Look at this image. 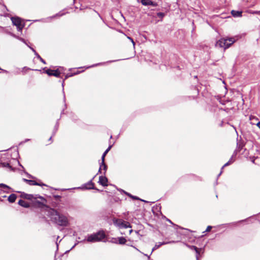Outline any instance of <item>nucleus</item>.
Instances as JSON below:
<instances>
[{
	"label": "nucleus",
	"instance_id": "obj_1",
	"mask_svg": "<svg viewBox=\"0 0 260 260\" xmlns=\"http://www.w3.org/2000/svg\"><path fill=\"white\" fill-rule=\"evenodd\" d=\"M48 216L52 221L59 225L66 226L68 225L67 218L62 215H60L53 209H49Z\"/></svg>",
	"mask_w": 260,
	"mask_h": 260
},
{
	"label": "nucleus",
	"instance_id": "obj_2",
	"mask_svg": "<svg viewBox=\"0 0 260 260\" xmlns=\"http://www.w3.org/2000/svg\"><path fill=\"white\" fill-rule=\"evenodd\" d=\"M107 237L105 232L103 230H100L99 232L89 235L87 238V241L89 242H96L103 241Z\"/></svg>",
	"mask_w": 260,
	"mask_h": 260
},
{
	"label": "nucleus",
	"instance_id": "obj_3",
	"mask_svg": "<svg viewBox=\"0 0 260 260\" xmlns=\"http://www.w3.org/2000/svg\"><path fill=\"white\" fill-rule=\"evenodd\" d=\"M235 42V40L233 38H222L217 42L216 45L219 46L220 48H223L224 49H226L234 44Z\"/></svg>",
	"mask_w": 260,
	"mask_h": 260
},
{
	"label": "nucleus",
	"instance_id": "obj_4",
	"mask_svg": "<svg viewBox=\"0 0 260 260\" xmlns=\"http://www.w3.org/2000/svg\"><path fill=\"white\" fill-rule=\"evenodd\" d=\"M37 198H39L41 199L42 202L37 200L36 199H34V200L32 202V206L35 208L43 209L45 208L46 210L49 212V210L50 209L49 207L46 205V203L47 202L46 200L41 196H39Z\"/></svg>",
	"mask_w": 260,
	"mask_h": 260
},
{
	"label": "nucleus",
	"instance_id": "obj_5",
	"mask_svg": "<svg viewBox=\"0 0 260 260\" xmlns=\"http://www.w3.org/2000/svg\"><path fill=\"white\" fill-rule=\"evenodd\" d=\"M11 19L13 24L17 27V30L21 31L25 25L22 19L18 17H12Z\"/></svg>",
	"mask_w": 260,
	"mask_h": 260
},
{
	"label": "nucleus",
	"instance_id": "obj_6",
	"mask_svg": "<svg viewBox=\"0 0 260 260\" xmlns=\"http://www.w3.org/2000/svg\"><path fill=\"white\" fill-rule=\"evenodd\" d=\"M43 70L44 71V72L46 73L49 76H53L56 77H58L61 74V72L59 70V69L51 70L50 69H45V68H44Z\"/></svg>",
	"mask_w": 260,
	"mask_h": 260
},
{
	"label": "nucleus",
	"instance_id": "obj_7",
	"mask_svg": "<svg viewBox=\"0 0 260 260\" xmlns=\"http://www.w3.org/2000/svg\"><path fill=\"white\" fill-rule=\"evenodd\" d=\"M115 223L120 228H127L131 227L130 223L122 219H117Z\"/></svg>",
	"mask_w": 260,
	"mask_h": 260
},
{
	"label": "nucleus",
	"instance_id": "obj_8",
	"mask_svg": "<svg viewBox=\"0 0 260 260\" xmlns=\"http://www.w3.org/2000/svg\"><path fill=\"white\" fill-rule=\"evenodd\" d=\"M99 183L103 186H108V178L105 176H100Z\"/></svg>",
	"mask_w": 260,
	"mask_h": 260
},
{
	"label": "nucleus",
	"instance_id": "obj_9",
	"mask_svg": "<svg viewBox=\"0 0 260 260\" xmlns=\"http://www.w3.org/2000/svg\"><path fill=\"white\" fill-rule=\"evenodd\" d=\"M141 3L144 6L151 5L154 7L157 6V4L156 3L152 2L151 0H141Z\"/></svg>",
	"mask_w": 260,
	"mask_h": 260
},
{
	"label": "nucleus",
	"instance_id": "obj_10",
	"mask_svg": "<svg viewBox=\"0 0 260 260\" xmlns=\"http://www.w3.org/2000/svg\"><path fill=\"white\" fill-rule=\"evenodd\" d=\"M23 181H24L25 182H26L27 184H28L29 185L42 186L43 185V184H41V183H39L37 182L35 180H28V179H24V178L23 179Z\"/></svg>",
	"mask_w": 260,
	"mask_h": 260
},
{
	"label": "nucleus",
	"instance_id": "obj_11",
	"mask_svg": "<svg viewBox=\"0 0 260 260\" xmlns=\"http://www.w3.org/2000/svg\"><path fill=\"white\" fill-rule=\"evenodd\" d=\"M102 169H103L105 171V172H104V174H105V173L107 170V166L106 165L105 161H104V162L102 161V163L100 166L99 172L102 173L101 171Z\"/></svg>",
	"mask_w": 260,
	"mask_h": 260
},
{
	"label": "nucleus",
	"instance_id": "obj_12",
	"mask_svg": "<svg viewBox=\"0 0 260 260\" xmlns=\"http://www.w3.org/2000/svg\"><path fill=\"white\" fill-rule=\"evenodd\" d=\"M22 198L29 200H32L33 199H37V198H35L33 195L29 194H26V193H23L21 195Z\"/></svg>",
	"mask_w": 260,
	"mask_h": 260
},
{
	"label": "nucleus",
	"instance_id": "obj_13",
	"mask_svg": "<svg viewBox=\"0 0 260 260\" xmlns=\"http://www.w3.org/2000/svg\"><path fill=\"white\" fill-rule=\"evenodd\" d=\"M18 204L25 208H28L29 207V203L23 200H20L18 202Z\"/></svg>",
	"mask_w": 260,
	"mask_h": 260
},
{
	"label": "nucleus",
	"instance_id": "obj_14",
	"mask_svg": "<svg viewBox=\"0 0 260 260\" xmlns=\"http://www.w3.org/2000/svg\"><path fill=\"white\" fill-rule=\"evenodd\" d=\"M231 14L234 17H241L242 11L232 10Z\"/></svg>",
	"mask_w": 260,
	"mask_h": 260
},
{
	"label": "nucleus",
	"instance_id": "obj_15",
	"mask_svg": "<svg viewBox=\"0 0 260 260\" xmlns=\"http://www.w3.org/2000/svg\"><path fill=\"white\" fill-rule=\"evenodd\" d=\"M17 196L15 194H11L9 196V197L8 198V200L10 203H14L16 199Z\"/></svg>",
	"mask_w": 260,
	"mask_h": 260
},
{
	"label": "nucleus",
	"instance_id": "obj_16",
	"mask_svg": "<svg viewBox=\"0 0 260 260\" xmlns=\"http://www.w3.org/2000/svg\"><path fill=\"white\" fill-rule=\"evenodd\" d=\"M111 147H112V146H109V147L106 149V150L103 153V154L102 155V161L103 162L105 161V156H106V154L110 151V150L111 149Z\"/></svg>",
	"mask_w": 260,
	"mask_h": 260
},
{
	"label": "nucleus",
	"instance_id": "obj_17",
	"mask_svg": "<svg viewBox=\"0 0 260 260\" xmlns=\"http://www.w3.org/2000/svg\"><path fill=\"white\" fill-rule=\"evenodd\" d=\"M118 242L119 244H124L126 242V240L124 237H121L118 238Z\"/></svg>",
	"mask_w": 260,
	"mask_h": 260
},
{
	"label": "nucleus",
	"instance_id": "obj_18",
	"mask_svg": "<svg viewBox=\"0 0 260 260\" xmlns=\"http://www.w3.org/2000/svg\"><path fill=\"white\" fill-rule=\"evenodd\" d=\"M87 186L86 187L88 189H95L94 188V184L91 181H89L87 184Z\"/></svg>",
	"mask_w": 260,
	"mask_h": 260
},
{
	"label": "nucleus",
	"instance_id": "obj_19",
	"mask_svg": "<svg viewBox=\"0 0 260 260\" xmlns=\"http://www.w3.org/2000/svg\"><path fill=\"white\" fill-rule=\"evenodd\" d=\"M53 141L52 140V136H50L48 139L47 142H46V145L50 144Z\"/></svg>",
	"mask_w": 260,
	"mask_h": 260
},
{
	"label": "nucleus",
	"instance_id": "obj_20",
	"mask_svg": "<svg viewBox=\"0 0 260 260\" xmlns=\"http://www.w3.org/2000/svg\"><path fill=\"white\" fill-rule=\"evenodd\" d=\"M128 196L130 198H131L132 199L136 200H140L138 197H137L136 196H132L131 194H128Z\"/></svg>",
	"mask_w": 260,
	"mask_h": 260
},
{
	"label": "nucleus",
	"instance_id": "obj_21",
	"mask_svg": "<svg viewBox=\"0 0 260 260\" xmlns=\"http://www.w3.org/2000/svg\"><path fill=\"white\" fill-rule=\"evenodd\" d=\"M157 15L159 17L162 18V17H164V16H165V14H164V13L159 12V13H157Z\"/></svg>",
	"mask_w": 260,
	"mask_h": 260
},
{
	"label": "nucleus",
	"instance_id": "obj_22",
	"mask_svg": "<svg viewBox=\"0 0 260 260\" xmlns=\"http://www.w3.org/2000/svg\"><path fill=\"white\" fill-rule=\"evenodd\" d=\"M111 241L113 243L118 244L117 239L116 238H112Z\"/></svg>",
	"mask_w": 260,
	"mask_h": 260
},
{
	"label": "nucleus",
	"instance_id": "obj_23",
	"mask_svg": "<svg viewBox=\"0 0 260 260\" xmlns=\"http://www.w3.org/2000/svg\"><path fill=\"white\" fill-rule=\"evenodd\" d=\"M79 73H80V72H77V73H74V74H71V75H66V77H65V79H67L69 77H71V76H73V75H76V74H79Z\"/></svg>",
	"mask_w": 260,
	"mask_h": 260
},
{
	"label": "nucleus",
	"instance_id": "obj_24",
	"mask_svg": "<svg viewBox=\"0 0 260 260\" xmlns=\"http://www.w3.org/2000/svg\"><path fill=\"white\" fill-rule=\"evenodd\" d=\"M212 228V227L211 226H210V225L208 226L205 232H210Z\"/></svg>",
	"mask_w": 260,
	"mask_h": 260
},
{
	"label": "nucleus",
	"instance_id": "obj_25",
	"mask_svg": "<svg viewBox=\"0 0 260 260\" xmlns=\"http://www.w3.org/2000/svg\"><path fill=\"white\" fill-rule=\"evenodd\" d=\"M252 14H257L260 15V11H252L250 12Z\"/></svg>",
	"mask_w": 260,
	"mask_h": 260
},
{
	"label": "nucleus",
	"instance_id": "obj_26",
	"mask_svg": "<svg viewBox=\"0 0 260 260\" xmlns=\"http://www.w3.org/2000/svg\"><path fill=\"white\" fill-rule=\"evenodd\" d=\"M191 249L194 250L196 251L199 250V248L195 246H192Z\"/></svg>",
	"mask_w": 260,
	"mask_h": 260
},
{
	"label": "nucleus",
	"instance_id": "obj_27",
	"mask_svg": "<svg viewBox=\"0 0 260 260\" xmlns=\"http://www.w3.org/2000/svg\"><path fill=\"white\" fill-rule=\"evenodd\" d=\"M39 57L40 58V60H41V61L43 63H44V64H45V63H46L45 61V60H44L42 58H41L40 56H39Z\"/></svg>",
	"mask_w": 260,
	"mask_h": 260
},
{
	"label": "nucleus",
	"instance_id": "obj_28",
	"mask_svg": "<svg viewBox=\"0 0 260 260\" xmlns=\"http://www.w3.org/2000/svg\"><path fill=\"white\" fill-rule=\"evenodd\" d=\"M127 38H128V39H129V40L132 41V43H133V45H134V46H135V42H134V41L133 39H132V38H130V37H127Z\"/></svg>",
	"mask_w": 260,
	"mask_h": 260
},
{
	"label": "nucleus",
	"instance_id": "obj_29",
	"mask_svg": "<svg viewBox=\"0 0 260 260\" xmlns=\"http://www.w3.org/2000/svg\"><path fill=\"white\" fill-rule=\"evenodd\" d=\"M201 250H202V249L201 248H199V250H198V251H196V253H197V254L198 255H199Z\"/></svg>",
	"mask_w": 260,
	"mask_h": 260
},
{
	"label": "nucleus",
	"instance_id": "obj_30",
	"mask_svg": "<svg viewBox=\"0 0 260 260\" xmlns=\"http://www.w3.org/2000/svg\"><path fill=\"white\" fill-rule=\"evenodd\" d=\"M1 186H3L4 188H8V186L5 184H1Z\"/></svg>",
	"mask_w": 260,
	"mask_h": 260
},
{
	"label": "nucleus",
	"instance_id": "obj_31",
	"mask_svg": "<svg viewBox=\"0 0 260 260\" xmlns=\"http://www.w3.org/2000/svg\"><path fill=\"white\" fill-rule=\"evenodd\" d=\"M229 165V162H226V164H225L224 165V166H223V167H225V166H228V165Z\"/></svg>",
	"mask_w": 260,
	"mask_h": 260
},
{
	"label": "nucleus",
	"instance_id": "obj_32",
	"mask_svg": "<svg viewBox=\"0 0 260 260\" xmlns=\"http://www.w3.org/2000/svg\"><path fill=\"white\" fill-rule=\"evenodd\" d=\"M257 126L260 128V122H258L257 124Z\"/></svg>",
	"mask_w": 260,
	"mask_h": 260
},
{
	"label": "nucleus",
	"instance_id": "obj_33",
	"mask_svg": "<svg viewBox=\"0 0 260 260\" xmlns=\"http://www.w3.org/2000/svg\"><path fill=\"white\" fill-rule=\"evenodd\" d=\"M166 244L165 243H161V244H159V245L157 246V247H159V246H160V245H163V244Z\"/></svg>",
	"mask_w": 260,
	"mask_h": 260
},
{
	"label": "nucleus",
	"instance_id": "obj_34",
	"mask_svg": "<svg viewBox=\"0 0 260 260\" xmlns=\"http://www.w3.org/2000/svg\"><path fill=\"white\" fill-rule=\"evenodd\" d=\"M242 148V146H241V145H239V149H241Z\"/></svg>",
	"mask_w": 260,
	"mask_h": 260
},
{
	"label": "nucleus",
	"instance_id": "obj_35",
	"mask_svg": "<svg viewBox=\"0 0 260 260\" xmlns=\"http://www.w3.org/2000/svg\"><path fill=\"white\" fill-rule=\"evenodd\" d=\"M2 70V69H1V68H0V70Z\"/></svg>",
	"mask_w": 260,
	"mask_h": 260
}]
</instances>
